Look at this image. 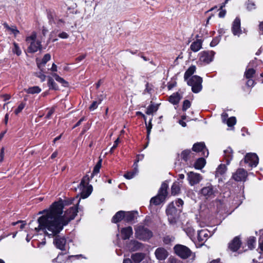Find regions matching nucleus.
<instances>
[{"label":"nucleus","mask_w":263,"mask_h":263,"mask_svg":"<svg viewBox=\"0 0 263 263\" xmlns=\"http://www.w3.org/2000/svg\"><path fill=\"white\" fill-rule=\"evenodd\" d=\"M86 55L85 54L81 55L78 58H76V61L78 62H80L83 60L85 58Z\"/></svg>","instance_id":"62"},{"label":"nucleus","mask_w":263,"mask_h":263,"mask_svg":"<svg viewBox=\"0 0 263 263\" xmlns=\"http://www.w3.org/2000/svg\"><path fill=\"white\" fill-rule=\"evenodd\" d=\"M24 91L30 94H37L41 91V89L39 86H35L29 87L28 89H24Z\"/></svg>","instance_id":"31"},{"label":"nucleus","mask_w":263,"mask_h":263,"mask_svg":"<svg viewBox=\"0 0 263 263\" xmlns=\"http://www.w3.org/2000/svg\"><path fill=\"white\" fill-rule=\"evenodd\" d=\"M196 71V66L194 65H192L190 66L187 70L185 71L184 78L185 81H187L190 79L189 78Z\"/></svg>","instance_id":"28"},{"label":"nucleus","mask_w":263,"mask_h":263,"mask_svg":"<svg viewBox=\"0 0 263 263\" xmlns=\"http://www.w3.org/2000/svg\"><path fill=\"white\" fill-rule=\"evenodd\" d=\"M258 241L260 249L263 251V234L260 236Z\"/></svg>","instance_id":"56"},{"label":"nucleus","mask_w":263,"mask_h":263,"mask_svg":"<svg viewBox=\"0 0 263 263\" xmlns=\"http://www.w3.org/2000/svg\"><path fill=\"white\" fill-rule=\"evenodd\" d=\"M259 29L260 33L263 34V22L260 23Z\"/></svg>","instance_id":"63"},{"label":"nucleus","mask_w":263,"mask_h":263,"mask_svg":"<svg viewBox=\"0 0 263 263\" xmlns=\"http://www.w3.org/2000/svg\"><path fill=\"white\" fill-rule=\"evenodd\" d=\"M143 247V245L137 240H131L127 245L128 249L131 251H136L140 250Z\"/></svg>","instance_id":"20"},{"label":"nucleus","mask_w":263,"mask_h":263,"mask_svg":"<svg viewBox=\"0 0 263 263\" xmlns=\"http://www.w3.org/2000/svg\"><path fill=\"white\" fill-rule=\"evenodd\" d=\"M156 258L160 260H164L168 256L167 251L163 248H157L155 252Z\"/></svg>","instance_id":"18"},{"label":"nucleus","mask_w":263,"mask_h":263,"mask_svg":"<svg viewBox=\"0 0 263 263\" xmlns=\"http://www.w3.org/2000/svg\"><path fill=\"white\" fill-rule=\"evenodd\" d=\"M57 248L62 251L65 250L66 239L64 237L57 236L53 241Z\"/></svg>","instance_id":"17"},{"label":"nucleus","mask_w":263,"mask_h":263,"mask_svg":"<svg viewBox=\"0 0 263 263\" xmlns=\"http://www.w3.org/2000/svg\"><path fill=\"white\" fill-rule=\"evenodd\" d=\"M225 123L227 124V125L229 127H231L234 126L236 124V119L235 117H232L228 118Z\"/></svg>","instance_id":"43"},{"label":"nucleus","mask_w":263,"mask_h":263,"mask_svg":"<svg viewBox=\"0 0 263 263\" xmlns=\"http://www.w3.org/2000/svg\"><path fill=\"white\" fill-rule=\"evenodd\" d=\"M89 178L88 175H85L83 177L78 189L80 190L81 197L83 199L87 198L91 193L92 186L89 185Z\"/></svg>","instance_id":"4"},{"label":"nucleus","mask_w":263,"mask_h":263,"mask_svg":"<svg viewBox=\"0 0 263 263\" xmlns=\"http://www.w3.org/2000/svg\"><path fill=\"white\" fill-rule=\"evenodd\" d=\"M174 249L176 254L182 258H187L192 255L190 249L185 246L177 245Z\"/></svg>","instance_id":"9"},{"label":"nucleus","mask_w":263,"mask_h":263,"mask_svg":"<svg viewBox=\"0 0 263 263\" xmlns=\"http://www.w3.org/2000/svg\"><path fill=\"white\" fill-rule=\"evenodd\" d=\"M124 211H120L116 213V214L113 216L111 219V221L113 223H117L120 221L121 220L124 219Z\"/></svg>","instance_id":"25"},{"label":"nucleus","mask_w":263,"mask_h":263,"mask_svg":"<svg viewBox=\"0 0 263 263\" xmlns=\"http://www.w3.org/2000/svg\"><path fill=\"white\" fill-rule=\"evenodd\" d=\"M51 59V56L49 54L47 53L43 57L42 62L40 64L37 63L38 66L40 67V65H45L46 63L49 61Z\"/></svg>","instance_id":"45"},{"label":"nucleus","mask_w":263,"mask_h":263,"mask_svg":"<svg viewBox=\"0 0 263 263\" xmlns=\"http://www.w3.org/2000/svg\"><path fill=\"white\" fill-rule=\"evenodd\" d=\"M224 158L227 165H229L233 158V151L231 148L228 147L224 151Z\"/></svg>","instance_id":"23"},{"label":"nucleus","mask_w":263,"mask_h":263,"mask_svg":"<svg viewBox=\"0 0 263 263\" xmlns=\"http://www.w3.org/2000/svg\"><path fill=\"white\" fill-rule=\"evenodd\" d=\"M220 11L219 12L218 16L219 17H224L226 14V10L223 9H220Z\"/></svg>","instance_id":"58"},{"label":"nucleus","mask_w":263,"mask_h":263,"mask_svg":"<svg viewBox=\"0 0 263 263\" xmlns=\"http://www.w3.org/2000/svg\"><path fill=\"white\" fill-rule=\"evenodd\" d=\"M74 199L65 200L54 202L46 214L40 217L37 219L39 226L35 228L36 232L40 230L46 231V234L52 237L59 234L77 214L78 209L76 206H72L63 213L64 205L73 203Z\"/></svg>","instance_id":"1"},{"label":"nucleus","mask_w":263,"mask_h":263,"mask_svg":"<svg viewBox=\"0 0 263 263\" xmlns=\"http://www.w3.org/2000/svg\"><path fill=\"white\" fill-rule=\"evenodd\" d=\"M55 111L54 107H52L51 109H49L48 112L46 115L45 118L47 119H49L51 118V116L53 115V114Z\"/></svg>","instance_id":"53"},{"label":"nucleus","mask_w":263,"mask_h":263,"mask_svg":"<svg viewBox=\"0 0 263 263\" xmlns=\"http://www.w3.org/2000/svg\"><path fill=\"white\" fill-rule=\"evenodd\" d=\"M181 99V97L179 93H175L171 95L169 98V101L171 103L174 104H177L179 103Z\"/></svg>","instance_id":"29"},{"label":"nucleus","mask_w":263,"mask_h":263,"mask_svg":"<svg viewBox=\"0 0 263 263\" xmlns=\"http://www.w3.org/2000/svg\"><path fill=\"white\" fill-rule=\"evenodd\" d=\"M205 164V160L203 158H199L195 163L194 166L196 169L202 168Z\"/></svg>","instance_id":"32"},{"label":"nucleus","mask_w":263,"mask_h":263,"mask_svg":"<svg viewBox=\"0 0 263 263\" xmlns=\"http://www.w3.org/2000/svg\"><path fill=\"white\" fill-rule=\"evenodd\" d=\"M137 173L134 171L132 172H129L124 175V177L127 179H130L133 178Z\"/></svg>","instance_id":"50"},{"label":"nucleus","mask_w":263,"mask_h":263,"mask_svg":"<svg viewBox=\"0 0 263 263\" xmlns=\"http://www.w3.org/2000/svg\"><path fill=\"white\" fill-rule=\"evenodd\" d=\"M181 184L178 182L173 183L171 187V194L173 195H176L180 193Z\"/></svg>","instance_id":"27"},{"label":"nucleus","mask_w":263,"mask_h":263,"mask_svg":"<svg viewBox=\"0 0 263 263\" xmlns=\"http://www.w3.org/2000/svg\"><path fill=\"white\" fill-rule=\"evenodd\" d=\"M226 170L227 167L224 164H220L216 170V176L218 177L219 175H223Z\"/></svg>","instance_id":"34"},{"label":"nucleus","mask_w":263,"mask_h":263,"mask_svg":"<svg viewBox=\"0 0 263 263\" xmlns=\"http://www.w3.org/2000/svg\"><path fill=\"white\" fill-rule=\"evenodd\" d=\"M191 102L187 100H185L183 101L182 110L183 111H186L191 106Z\"/></svg>","instance_id":"49"},{"label":"nucleus","mask_w":263,"mask_h":263,"mask_svg":"<svg viewBox=\"0 0 263 263\" xmlns=\"http://www.w3.org/2000/svg\"><path fill=\"white\" fill-rule=\"evenodd\" d=\"M151 121V120H150V122ZM152 128V123L150 122L148 126L147 127V138H149L150 133H151V130Z\"/></svg>","instance_id":"59"},{"label":"nucleus","mask_w":263,"mask_h":263,"mask_svg":"<svg viewBox=\"0 0 263 263\" xmlns=\"http://www.w3.org/2000/svg\"><path fill=\"white\" fill-rule=\"evenodd\" d=\"M52 76L54 78L55 80L58 81V82L62 84V85L64 87L68 86V82H66L64 79L60 77L59 76H58L57 73H52Z\"/></svg>","instance_id":"33"},{"label":"nucleus","mask_w":263,"mask_h":263,"mask_svg":"<svg viewBox=\"0 0 263 263\" xmlns=\"http://www.w3.org/2000/svg\"><path fill=\"white\" fill-rule=\"evenodd\" d=\"M246 5L247 6V9L248 11H252L256 9V5L254 2L248 0L246 2Z\"/></svg>","instance_id":"42"},{"label":"nucleus","mask_w":263,"mask_h":263,"mask_svg":"<svg viewBox=\"0 0 263 263\" xmlns=\"http://www.w3.org/2000/svg\"><path fill=\"white\" fill-rule=\"evenodd\" d=\"M158 109V105L152 104L147 107L146 114L147 115H152L154 112L156 111Z\"/></svg>","instance_id":"37"},{"label":"nucleus","mask_w":263,"mask_h":263,"mask_svg":"<svg viewBox=\"0 0 263 263\" xmlns=\"http://www.w3.org/2000/svg\"><path fill=\"white\" fill-rule=\"evenodd\" d=\"M247 176V172L243 168H239L233 174V178L237 181H245Z\"/></svg>","instance_id":"15"},{"label":"nucleus","mask_w":263,"mask_h":263,"mask_svg":"<svg viewBox=\"0 0 263 263\" xmlns=\"http://www.w3.org/2000/svg\"><path fill=\"white\" fill-rule=\"evenodd\" d=\"M214 54L213 51H202L199 53V60L205 64H209L213 61Z\"/></svg>","instance_id":"12"},{"label":"nucleus","mask_w":263,"mask_h":263,"mask_svg":"<svg viewBox=\"0 0 263 263\" xmlns=\"http://www.w3.org/2000/svg\"><path fill=\"white\" fill-rule=\"evenodd\" d=\"M219 41H220V37H215V38H214L213 39V40L211 42L210 46L211 47H214L218 44Z\"/></svg>","instance_id":"51"},{"label":"nucleus","mask_w":263,"mask_h":263,"mask_svg":"<svg viewBox=\"0 0 263 263\" xmlns=\"http://www.w3.org/2000/svg\"><path fill=\"white\" fill-rule=\"evenodd\" d=\"M102 101V99H99L98 101H93L89 106V109L90 110H94L96 109L98 107V105L101 103Z\"/></svg>","instance_id":"44"},{"label":"nucleus","mask_w":263,"mask_h":263,"mask_svg":"<svg viewBox=\"0 0 263 263\" xmlns=\"http://www.w3.org/2000/svg\"><path fill=\"white\" fill-rule=\"evenodd\" d=\"M187 83L192 87V90L194 93H198L202 88V79L198 76H193L187 81Z\"/></svg>","instance_id":"7"},{"label":"nucleus","mask_w":263,"mask_h":263,"mask_svg":"<svg viewBox=\"0 0 263 263\" xmlns=\"http://www.w3.org/2000/svg\"><path fill=\"white\" fill-rule=\"evenodd\" d=\"M241 243L240 237L236 236L229 243V249L233 252H236L239 249Z\"/></svg>","instance_id":"16"},{"label":"nucleus","mask_w":263,"mask_h":263,"mask_svg":"<svg viewBox=\"0 0 263 263\" xmlns=\"http://www.w3.org/2000/svg\"><path fill=\"white\" fill-rule=\"evenodd\" d=\"M231 30L234 35H237L239 37L242 34V30L240 27V19L239 17H236L233 21Z\"/></svg>","instance_id":"13"},{"label":"nucleus","mask_w":263,"mask_h":263,"mask_svg":"<svg viewBox=\"0 0 263 263\" xmlns=\"http://www.w3.org/2000/svg\"><path fill=\"white\" fill-rule=\"evenodd\" d=\"M249 80L246 83V84L249 87H252L254 85V82L253 80L248 79Z\"/></svg>","instance_id":"60"},{"label":"nucleus","mask_w":263,"mask_h":263,"mask_svg":"<svg viewBox=\"0 0 263 263\" xmlns=\"http://www.w3.org/2000/svg\"><path fill=\"white\" fill-rule=\"evenodd\" d=\"M48 85L50 89L58 90L59 89L57 84L55 83L53 79L51 77H49L48 78Z\"/></svg>","instance_id":"35"},{"label":"nucleus","mask_w":263,"mask_h":263,"mask_svg":"<svg viewBox=\"0 0 263 263\" xmlns=\"http://www.w3.org/2000/svg\"><path fill=\"white\" fill-rule=\"evenodd\" d=\"M256 243V238L254 236H250L248 239V246L250 249H252L254 248Z\"/></svg>","instance_id":"38"},{"label":"nucleus","mask_w":263,"mask_h":263,"mask_svg":"<svg viewBox=\"0 0 263 263\" xmlns=\"http://www.w3.org/2000/svg\"><path fill=\"white\" fill-rule=\"evenodd\" d=\"M192 149L196 152H201L202 155L207 157L209 155V152L206 149L205 145L203 142H198L193 145Z\"/></svg>","instance_id":"14"},{"label":"nucleus","mask_w":263,"mask_h":263,"mask_svg":"<svg viewBox=\"0 0 263 263\" xmlns=\"http://www.w3.org/2000/svg\"><path fill=\"white\" fill-rule=\"evenodd\" d=\"M202 47V42L200 40L193 42L190 46V49L194 52L198 51Z\"/></svg>","instance_id":"26"},{"label":"nucleus","mask_w":263,"mask_h":263,"mask_svg":"<svg viewBox=\"0 0 263 263\" xmlns=\"http://www.w3.org/2000/svg\"><path fill=\"white\" fill-rule=\"evenodd\" d=\"M120 233L123 239H128L133 234V229L130 226L123 228L121 230Z\"/></svg>","instance_id":"19"},{"label":"nucleus","mask_w":263,"mask_h":263,"mask_svg":"<svg viewBox=\"0 0 263 263\" xmlns=\"http://www.w3.org/2000/svg\"><path fill=\"white\" fill-rule=\"evenodd\" d=\"M168 187V184L166 181L163 182L159 190L157 195L151 198L150 204L157 205L164 202L167 196Z\"/></svg>","instance_id":"2"},{"label":"nucleus","mask_w":263,"mask_h":263,"mask_svg":"<svg viewBox=\"0 0 263 263\" xmlns=\"http://www.w3.org/2000/svg\"><path fill=\"white\" fill-rule=\"evenodd\" d=\"M210 232L206 229L198 231V240L200 242L205 241L209 237Z\"/></svg>","instance_id":"21"},{"label":"nucleus","mask_w":263,"mask_h":263,"mask_svg":"<svg viewBox=\"0 0 263 263\" xmlns=\"http://www.w3.org/2000/svg\"><path fill=\"white\" fill-rule=\"evenodd\" d=\"M191 153V151L189 149H186L182 152L180 154V157L182 159L184 160L185 161H187L189 159V156Z\"/></svg>","instance_id":"40"},{"label":"nucleus","mask_w":263,"mask_h":263,"mask_svg":"<svg viewBox=\"0 0 263 263\" xmlns=\"http://www.w3.org/2000/svg\"><path fill=\"white\" fill-rule=\"evenodd\" d=\"M3 25L6 29L10 31V34H13L15 36L19 33V31L17 30L16 27L14 25L9 26L7 23H4Z\"/></svg>","instance_id":"24"},{"label":"nucleus","mask_w":263,"mask_h":263,"mask_svg":"<svg viewBox=\"0 0 263 263\" xmlns=\"http://www.w3.org/2000/svg\"><path fill=\"white\" fill-rule=\"evenodd\" d=\"M255 70L253 68H249L245 72V76L247 79H250L255 74Z\"/></svg>","instance_id":"41"},{"label":"nucleus","mask_w":263,"mask_h":263,"mask_svg":"<svg viewBox=\"0 0 263 263\" xmlns=\"http://www.w3.org/2000/svg\"><path fill=\"white\" fill-rule=\"evenodd\" d=\"M185 231L187 236L192 239L195 234V230L193 228L189 227L185 229Z\"/></svg>","instance_id":"46"},{"label":"nucleus","mask_w":263,"mask_h":263,"mask_svg":"<svg viewBox=\"0 0 263 263\" xmlns=\"http://www.w3.org/2000/svg\"><path fill=\"white\" fill-rule=\"evenodd\" d=\"M187 176V179L191 186L198 184L203 179L202 176L200 174L193 172H189Z\"/></svg>","instance_id":"10"},{"label":"nucleus","mask_w":263,"mask_h":263,"mask_svg":"<svg viewBox=\"0 0 263 263\" xmlns=\"http://www.w3.org/2000/svg\"><path fill=\"white\" fill-rule=\"evenodd\" d=\"M258 157L255 153H248L245 157V162L251 167H256L258 163Z\"/></svg>","instance_id":"11"},{"label":"nucleus","mask_w":263,"mask_h":263,"mask_svg":"<svg viewBox=\"0 0 263 263\" xmlns=\"http://www.w3.org/2000/svg\"><path fill=\"white\" fill-rule=\"evenodd\" d=\"M181 212V209H177L175 206L174 202L169 204L166 210V213L170 224L174 226L176 224Z\"/></svg>","instance_id":"3"},{"label":"nucleus","mask_w":263,"mask_h":263,"mask_svg":"<svg viewBox=\"0 0 263 263\" xmlns=\"http://www.w3.org/2000/svg\"><path fill=\"white\" fill-rule=\"evenodd\" d=\"M217 190L215 186L209 183L206 186L202 187L200 191V194L205 199L212 198L215 196Z\"/></svg>","instance_id":"8"},{"label":"nucleus","mask_w":263,"mask_h":263,"mask_svg":"<svg viewBox=\"0 0 263 263\" xmlns=\"http://www.w3.org/2000/svg\"><path fill=\"white\" fill-rule=\"evenodd\" d=\"M140 156H141V159H143L144 158V155L142 154V155H137V160H136V161L134 162V171L135 172H136V173H138V162L139 161V157Z\"/></svg>","instance_id":"47"},{"label":"nucleus","mask_w":263,"mask_h":263,"mask_svg":"<svg viewBox=\"0 0 263 263\" xmlns=\"http://www.w3.org/2000/svg\"><path fill=\"white\" fill-rule=\"evenodd\" d=\"M138 214L137 211L124 212V219L126 222H132L137 217Z\"/></svg>","instance_id":"22"},{"label":"nucleus","mask_w":263,"mask_h":263,"mask_svg":"<svg viewBox=\"0 0 263 263\" xmlns=\"http://www.w3.org/2000/svg\"><path fill=\"white\" fill-rule=\"evenodd\" d=\"M170 263H179L175 258H170Z\"/></svg>","instance_id":"64"},{"label":"nucleus","mask_w":263,"mask_h":263,"mask_svg":"<svg viewBox=\"0 0 263 263\" xmlns=\"http://www.w3.org/2000/svg\"><path fill=\"white\" fill-rule=\"evenodd\" d=\"M36 33L35 32L26 37V41L30 43L28 48L29 52L34 53L42 48L41 43L40 41H36Z\"/></svg>","instance_id":"6"},{"label":"nucleus","mask_w":263,"mask_h":263,"mask_svg":"<svg viewBox=\"0 0 263 263\" xmlns=\"http://www.w3.org/2000/svg\"><path fill=\"white\" fill-rule=\"evenodd\" d=\"M13 45V47L12 49V52L14 53H15L17 56H20L22 54V51L18 46V45L15 42H14Z\"/></svg>","instance_id":"39"},{"label":"nucleus","mask_w":263,"mask_h":263,"mask_svg":"<svg viewBox=\"0 0 263 263\" xmlns=\"http://www.w3.org/2000/svg\"><path fill=\"white\" fill-rule=\"evenodd\" d=\"M174 204L175 205H176L177 206H178L177 209H181V207L183 204V201L181 199H178L177 200L175 201Z\"/></svg>","instance_id":"52"},{"label":"nucleus","mask_w":263,"mask_h":263,"mask_svg":"<svg viewBox=\"0 0 263 263\" xmlns=\"http://www.w3.org/2000/svg\"><path fill=\"white\" fill-rule=\"evenodd\" d=\"M135 237L142 240L146 241L153 236V233L148 228L139 224L135 227Z\"/></svg>","instance_id":"5"},{"label":"nucleus","mask_w":263,"mask_h":263,"mask_svg":"<svg viewBox=\"0 0 263 263\" xmlns=\"http://www.w3.org/2000/svg\"><path fill=\"white\" fill-rule=\"evenodd\" d=\"M119 143V138H117L114 142L113 146L111 147L110 150V153H112L114 149L117 147L118 143Z\"/></svg>","instance_id":"54"},{"label":"nucleus","mask_w":263,"mask_h":263,"mask_svg":"<svg viewBox=\"0 0 263 263\" xmlns=\"http://www.w3.org/2000/svg\"><path fill=\"white\" fill-rule=\"evenodd\" d=\"M58 36L61 39H67L69 35L65 32H62L59 34Z\"/></svg>","instance_id":"55"},{"label":"nucleus","mask_w":263,"mask_h":263,"mask_svg":"<svg viewBox=\"0 0 263 263\" xmlns=\"http://www.w3.org/2000/svg\"><path fill=\"white\" fill-rule=\"evenodd\" d=\"M102 160L100 159L94 167L93 172L91 174V177L92 178L96 174L99 173L101 166Z\"/></svg>","instance_id":"36"},{"label":"nucleus","mask_w":263,"mask_h":263,"mask_svg":"<svg viewBox=\"0 0 263 263\" xmlns=\"http://www.w3.org/2000/svg\"><path fill=\"white\" fill-rule=\"evenodd\" d=\"M56 23L58 27H61L64 24V21L62 19L57 18L56 19Z\"/></svg>","instance_id":"57"},{"label":"nucleus","mask_w":263,"mask_h":263,"mask_svg":"<svg viewBox=\"0 0 263 263\" xmlns=\"http://www.w3.org/2000/svg\"><path fill=\"white\" fill-rule=\"evenodd\" d=\"M144 258V254L142 253H137L133 254L132 258L135 263H139Z\"/></svg>","instance_id":"30"},{"label":"nucleus","mask_w":263,"mask_h":263,"mask_svg":"<svg viewBox=\"0 0 263 263\" xmlns=\"http://www.w3.org/2000/svg\"><path fill=\"white\" fill-rule=\"evenodd\" d=\"M228 115L227 113L224 112L221 115V119L223 123H225L226 122V121L228 119Z\"/></svg>","instance_id":"61"},{"label":"nucleus","mask_w":263,"mask_h":263,"mask_svg":"<svg viewBox=\"0 0 263 263\" xmlns=\"http://www.w3.org/2000/svg\"><path fill=\"white\" fill-rule=\"evenodd\" d=\"M26 105L25 103L22 102L20 103V104L18 105V107L15 110L14 112L16 115H17L20 112L22 111V110L24 108L25 106Z\"/></svg>","instance_id":"48"}]
</instances>
